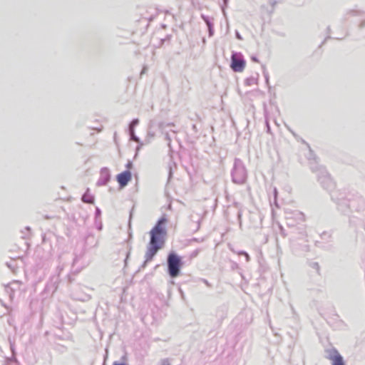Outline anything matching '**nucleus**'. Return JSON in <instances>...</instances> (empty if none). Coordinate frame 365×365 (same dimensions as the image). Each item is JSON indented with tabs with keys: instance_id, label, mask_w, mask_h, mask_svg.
I'll list each match as a JSON object with an SVG mask.
<instances>
[{
	"instance_id": "39448f33",
	"label": "nucleus",
	"mask_w": 365,
	"mask_h": 365,
	"mask_svg": "<svg viewBox=\"0 0 365 365\" xmlns=\"http://www.w3.org/2000/svg\"><path fill=\"white\" fill-rule=\"evenodd\" d=\"M328 359L331 361L332 365H345L343 357L336 350H333Z\"/></svg>"
},
{
	"instance_id": "6e6552de",
	"label": "nucleus",
	"mask_w": 365,
	"mask_h": 365,
	"mask_svg": "<svg viewBox=\"0 0 365 365\" xmlns=\"http://www.w3.org/2000/svg\"><path fill=\"white\" fill-rule=\"evenodd\" d=\"M164 365H170L168 362L164 363Z\"/></svg>"
},
{
	"instance_id": "f03ea898",
	"label": "nucleus",
	"mask_w": 365,
	"mask_h": 365,
	"mask_svg": "<svg viewBox=\"0 0 365 365\" xmlns=\"http://www.w3.org/2000/svg\"><path fill=\"white\" fill-rule=\"evenodd\" d=\"M180 257L175 253H170L168 257V272L171 277L174 278L180 274L182 267Z\"/></svg>"
},
{
	"instance_id": "20e7f679",
	"label": "nucleus",
	"mask_w": 365,
	"mask_h": 365,
	"mask_svg": "<svg viewBox=\"0 0 365 365\" xmlns=\"http://www.w3.org/2000/svg\"><path fill=\"white\" fill-rule=\"evenodd\" d=\"M131 179L132 175L129 170L123 171L116 175V180L121 188L125 187Z\"/></svg>"
},
{
	"instance_id": "f257e3e1",
	"label": "nucleus",
	"mask_w": 365,
	"mask_h": 365,
	"mask_svg": "<svg viewBox=\"0 0 365 365\" xmlns=\"http://www.w3.org/2000/svg\"><path fill=\"white\" fill-rule=\"evenodd\" d=\"M165 222V218L160 219L150 231V240L145 252L146 261L152 260L157 252L163 247L167 235V231L164 226Z\"/></svg>"
},
{
	"instance_id": "0eeeda50",
	"label": "nucleus",
	"mask_w": 365,
	"mask_h": 365,
	"mask_svg": "<svg viewBox=\"0 0 365 365\" xmlns=\"http://www.w3.org/2000/svg\"><path fill=\"white\" fill-rule=\"evenodd\" d=\"M138 123V120L133 121V124H136Z\"/></svg>"
},
{
	"instance_id": "423d86ee",
	"label": "nucleus",
	"mask_w": 365,
	"mask_h": 365,
	"mask_svg": "<svg viewBox=\"0 0 365 365\" xmlns=\"http://www.w3.org/2000/svg\"><path fill=\"white\" fill-rule=\"evenodd\" d=\"M113 365H125V364H119L116 361L113 362Z\"/></svg>"
},
{
	"instance_id": "7ed1b4c3",
	"label": "nucleus",
	"mask_w": 365,
	"mask_h": 365,
	"mask_svg": "<svg viewBox=\"0 0 365 365\" xmlns=\"http://www.w3.org/2000/svg\"><path fill=\"white\" fill-rule=\"evenodd\" d=\"M246 62L240 56L235 53L231 57V68L235 72H242L245 68Z\"/></svg>"
}]
</instances>
